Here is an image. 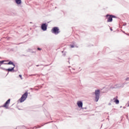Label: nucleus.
I'll list each match as a JSON object with an SVG mask.
<instances>
[{"instance_id":"f257e3e1","label":"nucleus","mask_w":129,"mask_h":129,"mask_svg":"<svg viewBox=\"0 0 129 129\" xmlns=\"http://www.w3.org/2000/svg\"><path fill=\"white\" fill-rule=\"evenodd\" d=\"M27 97H28V92H26L21 97V98H20L18 101V103H22V102H24V101H25L26 100V99H27Z\"/></svg>"},{"instance_id":"f03ea898","label":"nucleus","mask_w":129,"mask_h":129,"mask_svg":"<svg viewBox=\"0 0 129 129\" xmlns=\"http://www.w3.org/2000/svg\"><path fill=\"white\" fill-rule=\"evenodd\" d=\"M99 95H100V90H96L95 91V100L97 102L99 99Z\"/></svg>"},{"instance_id":"7ed1b4c3","label":"nucleus","mask_w":129,"mask_h":129,"mask_svg":"<svg viewBox=\"0 0 129 129\" xmlns=\"http://www.w3.org/2000/svg\"><path fill=\"white\" fill-rule=\"evenodd\" d=\"M77 105L79 110H81V109H83V101H81V100L77 101Z\"/></svg>"},{"instance_id":"20e7f679","label":"nucleus","mask_w":129,"mask_h":129,"mask_svg":"<svg viewBox=\"0 0 129 129\" xmlns=\"http://www.w3.org/2000/svg\"><path fill=\"white\" fill-rule=\"evenodd\" d=\"M51 32L53 33V34H54L55 35H58L59 33H60V30L59 29V28L58 27H53L51 29Z\"/></svg>"},{"instance_id":"39448f33","label":"nucleus","mask_w":129,"mask_h":129,"mask_svg":"<svg viewBox=\"0 0 129 129\" xmlns=\"http://www.w3.org/2000/svg\"><path fill=\"white\" fill-rule=\"evenodd\" d=\"M11 102V99H9L4 104L3 107H5V108H9V104H10V102Z\"/></svg>"},{"instance_id":"423d86ee","label":"nucleus","mask_w":129,"mask_h":129,"mask_svg":"<svg viewBox=\"0 0 129 129\" xmlns=\"http://www.w3.org/2000/svg\"><path fill=\"white\" fill-rule=\"evenodd\" d=\"M41 30H42V31H47V24H42L41 25Z\"/></svg>"},{"instance_id":"0eeeda50","label":"nucleus","mask_w":129,"mask_h":129,"mask_svg":"<svg viewBox=\"0 0 129 129\" xmlns=\"http://www.w3.org/2000/svg\"><path fill=\"white\" fill-rule=\"evenodd\" d=\"M112 100L115 103V104H119V100L117 99V97H114Z\"/></svg>"},{"instance_id":"6e6552de","label":"nucleus","mask_w":129,"mask_h":129,"mask_svg":"<svg viewBox=\"0 0 129 129\" xmlns=\"http://www.w3.org/2000/svg\"><path fill=\"white\" fill-rule=\"evenodd\" d=\"M2 69H3V70H5V71H8V72H12V71H14V69H15V67H12L11 69H4L1 68Z\"/></svg>"},{"instance_id":"1a4fd4ad","label":"nucleus","mask_w":129,"mask_h":129,"mask_svg":"<svg viewBox=\"0 0 129 129\" xmlns=\"http://www.w3.org/2000/svg\"><path fill=\"white\" fill-rule=\"evenodd\" d=\"M107 22L110 23L112 22V16L110 15H107Z\"/></svg>"},{"instance_id":"9d476101","label":"nucleus","mask_w":129,"mask_h":129,"mask_svg":"<svg viewBox=\"0 0 129 129\" xmlns=\"http://www.w3.org/2000/svg\"><path fill=\"white\" fill-rule=\"evenodd\" d=\"M8 65H12V67H15V63H14V62L12 61H10L8 63Z\"/></svg>"},{"instance_id":"9b49d317","label":"nucleus","mask_w":129,"mask_h":129,"mask_svg":"<svg viewBox=\"0 0 129 129\" xmlns=\"http://www.w3.org/2000/svg\"><path fill=\"white\" fill-rule=\"evenodd\" d=\"M17 5L18 6H21L22 5V0H17Z\"/></svg>"},{"instance_id":"f8f14e48","label":"nucleus","mask_w":129,"mask_h":129,"mask_svg":"<svg viewBox=\"0 0 129 129\" xmlns=\"http://www.w3.org/2000/svg\"><path fill=\"white\" fill-rule=\"evenodd\" d=\"M9 60H2L0 61V64H4V62H8Z\"/></svg>"},{"instance_id":"ddd939ff","label":"nucleus","mask_w":129,"mask_h":129,"mask_svg":"<svg viewBox=\"0 0 129 129\" xmlns=\"http://www.w3.org/2000/svg\"><path fill=\"white\" fill-rule=\"evenodd\" d=\"M19 77L21 78V79H23V78H22V75H20Z\"/></svg>"},{"instance_id":"4468645a","label":"nucleus","mask_w":129,"mask_h":129,"mask_svg":"<svg viewBox=\"0 0 129 129\" xmlns=\"http://www.w3.org/2000/svg\"><path fill=\"white\" fill-rule=\"evenodd\" d=\"M5 65H8V63H4Z\"/></svg>"},{"instance_id":"2eb2a0df","label":"nucleus","mask_w":129,"mask_h":129,"mask_svg":"<svg viewBox=\"0 0 129 129\" xmlns=\"http://www.w3.org/2000/svg\"><path fill=\"white\" fill-rule=\"evenodd\" d=\"M109 105H111V103H109Z\"/></svg>"},{"instance_id":"dca6fc26","label":"nucleus","mask_w":129,"mask_h":129,"mask_svg":"<svg viewBox=\"0 0 129 129\" xmlns=\"http://www.w3.org/2000/svg\"><path fill=\"white\" fill-rule=\"evenodd\" d=\"M15 3H17V0H15Z\"/></svg>"},{"instance_id":"f3484780","label":"nucleus","mask_w":129,"mask_h":129,"mask_svg":"<svg viewBox=\"0 0 129 129\" xmlns=\"http://www.w3.org/2000/svg\"><path fill=\"white\" fill-rule=\"evenodd\" d=\"M74 46H72V48H73Z\"/></svg>"},{"instance_id":"a211bd4d","label":"nucleus","mask_w":129,"mask_h":129,"mask_svg":"<svg viewBox=\"0 0 129 129\" xmlns=\"http://www.w3.org/2000/svg\"><path fill=\"white\" fill-rule=\"evenodd\" d=\"M38 50H40V48H38Z\"/></svg>"}]
</instances>
